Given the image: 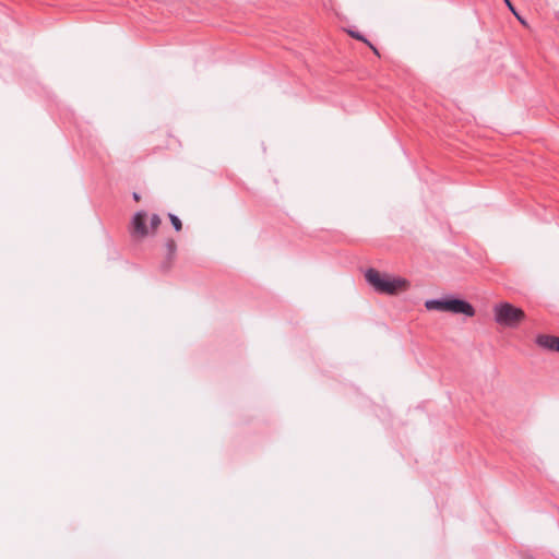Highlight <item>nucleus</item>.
Instances as JSON below:
<instances>
[{
  "label": "nucleus",
  "instance_id": "nucleus-1",
  "mask_svg": "<svg viewBox=\"0 0 559 559\" xmlns=\"http://www.w3.org/2000/svg\"><path fill=\"white\" fill-rule=\"evenodd\" d=\"M365 278L380 294L394 295L400 290L406 289L408 285L406 280L382 275L372 267L365 272Z\"/></svg>",
  "mask_w": 559,
  "mask_h": 559
},
{
  "label": "nucleus",
  "instance_id": "nucleus-2",
  "mask_svg": "<svg viewBox=\"0 0 559 559\" xmlns=\"http://www.w3.org/2000/svg\"><path fill=\"white\" fill-rule=\"evenodd\" d=\"M425 307L427 310L445 311L466 317L475 316V309L468 301L454 296L426 300Z\"/></svg>",
  "mask_w": 559,
  "mask_h": 559
},
{
  "label": "nucleus",
  "instance_id": "nucleus-3",
  "mask_svg": "<svg viewBox=\"0 0 559 559\" xmlns=\"http://www.w3.org/2000/svg\"><path fill=\"white\" fill-rule=\"evenodd\" d=\"M525 317L522 309L512 306L509 302H502L495 306V320L500 325L515 326Z\"/></svg>",
  "mask_w": 559,
  "mask_h": 559
},
{
  "label": "nucleus",
  "instance_id": "nucleus-4",
  "mask_svg": "<svg viewBox=\"0 0 559 559\" xmlns=\"http://www.w3.org/2000/svg\"><path fill=\"white\" fill-rule=\"evenodd\" d=\"M146 213L143 211L136 212L132 218V233L140 237H145L147 235L146 227Z\"/></svg>",
  "mask_w": 559,
  "mask_h": 559
},
{
  "label": "nucleus",
  "instance_id": "nucleus-5",
  "mask_svg": "<svg viewBox=\"0 0 559 559\" xmlns=\"http://www.w3.org/2000/svg\"><path fill=\"white\" fill-rule=\"evenodd\" d=\"M536 344L545 348L547 350L551 352H558L559 353V337L548 334H539L536 337Z\"/></svg>",
  "mask_w": 559,
  "mask_h": 559
},
{
  "label": "nucleus",
  "instance_id": "nucleus-6",
  "mask_svg": "<svg viewBox=\"0 0 559 559\" xmlns=\"http://www.w3.org/2000/svg\"><path fill=\"white\" fill-rule=\"evenodd\" d=\"M166 250H167L166 259L160 264V269L163 271H165V272L170 269L171 263H173V261L175 259V254H176V250H177V245H176L174 239L167 240V242H166Z\"/></svg>",
  "mask_w": 559,
  "mask_h": 559
},
{
  "label": "nucleus",
  "instance_id": "nucleus-7",
  "mask_svg": "<svg viewBox=\"0 0 559 559\" xmlns=\"http://www.w3.org/2000/svg\"><path fill=\"white\" fill-rule=\"evenodd\" d=\"M348 34L353 37V38H356L360 41H364L366 44H368L376 53H378L377 49L365 38L364 35H361L359 32H355V31H349Z\"/></svg>",
  "mask_w": 559,
  "mask_h": 559
},
{
  "label": "nucleus",
  "instance_id": "nucleus-8",
  "mask_svg": "<svg viewBox=\"0 0 559 559\" xmlns=\"http://www.w3.org/2000/svg\"><path fill=\"white\" fill-rule=\"evenodd\" d=\"M169 219H170V223L174 226L175 230L180 231L182 228L180 218L175 214H169Z\"/></svg>",
  "mask_w": 559,
  "mask_h": 559
},
{
  "label": "nucleus",
  "instance_id": "nucleus-9",
  "mask_svg": "<svg viewBox=\"0 0 559 559\" xmlns=\"http://www.w3.org/2000/svg\"><path fill=\"white\" fill-rule=\"evenodd\" d=\"M152 229H156L160 224V218L157 214H153L150 219Z\"/></svg>",
  "mask_w": 559,
  "mask_h": 559
},
{
  "label": "nucleus",
  "instance_id": "nucleus-10",
  "mask_svg": "<svg viewBox=\"0 0 559 559\" xmlns=\"http://www.w3.org/2000/svg\"><path fill=\"white\" fill-rule=\"evenodd\" d=\"M514 16L518 19V21L522 24V25H526V21L518 13L516 9L513 7V10H510Z\"/></svg>",
  "mask_w": 559,
  "mask_h": 559
},
{
  "label": "nucleus",
  "instance_id": "nucleus-11",
  "mask_svg": "<svg viewBox=\"0 0 559 559\" xmlns=\"http://www.w3.org/2000/svg\"><path fill=\"white\" fill-rule=\"evenodd\" d=\"M509 10H513V4L510 0H503Z\"/></svg>",
  "mask_w": 559,
  "mask_h": 559
},
{
  "label": "nucleus",
  "instance_id": "nucleus-12",
  "mask_svg": "<svg viewBox=\"0 0 559 559\" xmlns=\"http://www.w3.org/2000/svg\"><path fill=\"white\" fill-rule=\"evenodd\" d=\"M133 198H134V200H135V201H139L140 195H139L136 192H134V193H133Z\"/></svg>",
  "mask_w": 559,
  "mask_h": 559
}]
</instances>
